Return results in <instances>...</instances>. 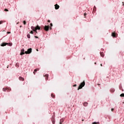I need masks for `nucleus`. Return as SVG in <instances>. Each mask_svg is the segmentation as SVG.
<instances>
[{"label": "nucleus", "mask_w": 124, "mask_h": 124, "mask_svg": "<svg viewBox=\"0 0 124 124\" xmlns=\"http://www.w3.org/2000/svg\"><path fill=\"white\" fill-rule=\"evenodd\" d=\"M83 87H85V81L80 83L78 89V91H79V90H81V89H82Z\"/></svg>", "instance_id": "obj_1"}, {"label": "nucleus", "mask_w": 124, "mask_h": 124, "mask_svg": "<svg viewBox=\"0 0 124 124\" xmlns=\"http://www.w3.org/2000/svg\"><path fill=\"white\" fill-rule=\"evenodd\" d=\"M6 45H8V46H12V43H2L1 44V46L2 47H3L4 46H6Z\"/></svg>", "instance_id": "obj_2"}, {"label": "nucleus", "mask_w": 124, "mask_h": 124, "mask_svg": "<svg viewBox=\"0 0 124 124\" xmlns=\"http://www.w3.org/2000/svg\"><path fill=\"white\" fill-rule=\"evenodd\" d=\"M49 29H50V30H52V27H50L48 26H45L44 28V30L46 31H49Z\"/></svg>", "instance_id": "obj_3"}, {"label": "nucleus", "mask_w": 124, "mask_h": 124, "mask_svg": "<svg viewBox=\"0 0 124 124\" xmlns=\"http://www.w3.org/2000/svg\"><path fill=\"white\" fill-rule=\"evenodd\" d=\"M31 51H32V49H31V48H30L29 49H28V50L27 51H25V54H31Z\"/></svg>", "instance_id": "obj_4"}, {"label": "nucleus", "mask_w": 124, "mask_h": 124, "mask_svg": "<svg viewBox=\"0 0 124 124\" xmlns=\"http://www.w3.org/2000/svg\"><path fill=\"white\" fill-rule=\"evenodd\" d=\"M37 30H40V27L39 26L37 25L36 27H35V32L36 33H37Z\"/></svg>", "instance_id": "obj_5"}, {"label": "nucleus", "mask_w": 124, "mask_h": 124, "mask_svg": "<svg viewBox=\"0 0 124 124\" xmlns=\"http://www.w3.org/2000/svg\"><path fill=\"white\" fill-rule=\"evenodd\" d=\"M51 122L53 124H55V123H56V121L55 120L54 116H52V117L51 118Z\"/></svg>", "instance_id": "obj_6"}, {"label": "nucleus", "mask_w": 124, "mask_h": 124, "mask_svg": "<svg viewBox=\"0 0 124 124\" xmlns=\"http://www.w3.org/2000/svg\"><path fill=\"white\" fill-rule=\"evenodd\" d=\"M24 52H25V49L24 48L22 49L20 53L21 56L24 55V54L25 53Z\"/></svg>", "instance_id": "obj_7"}, {"label": "nucleus", "mask_w": 124, "mask_h": 124, "mask_svg": "<svg viewBox=\"0 0 124 124\" xmlns=\"http://www.w3.org/2000/svg\"><path fill=\"white\" fill-rule=\"evenodd\" d=\"M55 8L56 10L59 9V8H60V6L58 5V4H56L55 5Z\"/></svg>", "instance_id": "obj_8"}, {"label": "nucleus", "mask_w": 124, "mask_h": 124, "mask_svg": "<svg viewBox=\"0 0 124 124\" xmlns=\"http://www.w3.org/2000/svg\"><path fill=\"white\" fill-rule=\"evenodd\" d=\"M19 80H20V81H24L25 79L24 78H23L22 77H19Z\"/></svg>", "instance_id": "obj_9"}, {"label": "nucleus", "mask_w": 124, "mask_h": 124, "mask_svg": "<svg viewBox=\"0 0 124 124\" xmlns=\"http://www.w3.org/2000/svg\"><path fill=\"white\" fill-rule=\"evenodd\" d=\"M38 71H39V68L35 69L33 71V74L35 75V72H37Z\"/></svg>", "instance_id": "obj_10"}, {"label": "nucleus", "mask_w": 124, "mask_h": 124, "mask_svg": "<svg viewBox=\"0 0 124 124\" xmlns=\"http://www.w3.org/2000/svg\"><path fill=\"white\" fill-rule=\"evenodd\" d=\"M45 76L46 78V80H48V78L49 77V75L48 74H46L45 76Z\"/></svg>", "instance_id": "obj_11"}, {"label": "nucleus", "mask_w": 124, "mask_h": 124, "mask_svg": "<svg viewBox=\"0 0 124 124\" xmlns=\"http://www.w3.org/2000/svg\"><path fill=\"white\" fill-rule=\"evenodd\" d=\"M111 35L113 37H116V33L115 32H112L111 34Z\"/></svg>", "instance_id": "obj_12"}, {"label": "nucleus", "mask_w": 124, "mask_h": 124, "mask_svg": "<svg viewBox=\"0 0 124 124\" xmlns=\"http://www.w3.org/2000/svg\"><path fill=\"white\" fill-rule=\"evenodd\" d=\"M88 103L87 102H84L83 105V106H85V107H86V106H88Z\"/></svg>", "instance_id": "obj_13"}, {"label": "nucleus", "mask_w": 124, "mask_h": 124, "mask_svg": "<svg viewBox=\"0 0 124 124\" xmlns=\"http://www.w3.org/2000/svg\"><path fill=\"white\" fill-rule=\"evenodd\" d=\"M31 30H32V31H35V27L32 26L31 27Z\"/></svg>", "instance_id": "obj_14"}, {"label": "nucleus", "mask_w": 124, "mask_h": 124, "mask_svg": "<svg viewBox=\"0 0 124 124\" xmlns=\"http://www.w3.org/2000/svg\"><path fill=\"white\" fill-rule=\"evenodd\" d=\"M64 120L63 119H62L60 120V124H62V122L64 121Z\"/></svg>", "instance_id": "obj_15"}, {"label": "nucleus", "mask_w": 124, "mask_h": 124, "mask_svg": "<svg viewBox=\"0 0 124 124\" xmlns=\"http://www.w3.org/2000/svg\"><path fill=\"white\" fill-rule=\"evenodd\" d=\"M101 57H102L103 58V57H104V53L103 52H100V53Z\"/></svg>", "instance_id": "obj_16"}, {"label": "nucleus", "mask_w": 124, "mask_h": 124, "mask_svg": "<svg viewBox=\"0 0 124 124\" xmlns=\"http://www.w3.org/2000/svg\"><path fill=\"white\" fill-rule=\"evenodd\" d=\"M7 90H8L9 91H10V90L7 89V88H3V92H6V91H7Z\"/></svg>", "instance_id": "obj_17"}, {"label": "nucleus", "mask_w": 124, "mask_h": 124, "mask_svg": "<svg viewBox=\"0 0 124 124\" xmlns=\"http://www.w3.org/2000/svg\"><path fill=\"white\" fill-rule=\"evenodd\" d=\"M51 97H52L53 98H55V95H54L53 93H51Z\"/></svg>", "instance_id": "obj_18"}, {"label": "nucleus", "mask_w": 124, "mask_h": 124, "mask_svg": "<svg viewBox=\"0 0 124 124\" xmlns=\"http://www.w3.org/2000/svg\"><path fill=\"white\" fill-rule=\"evenodd\" d=\"M93 10L94 11H96V7H95V6H94Z\"/></svg>", "instance_id": "obj_19"}, {"label": "nucleus", "mask_w": 124, "mask_h": 124, "mask_svg": "<svg viewBox=\"0 0 124 124\" xmlns=\"http://www.w3.org/2000/svg\"><path fill=\"white\" fill-rule=\"evenodd\" d=\"M27 37H28V38H31V35L30 34H28Z\"/></svg>", "instance_id": "obj_20"}, {"label": "nucleus", "mask_w": 124, "mask_h": 124, "mask_svg": "<svg viewBox=\"0 0 124 124\" xmlns=\"http://www.w3.org/2000/svg\"><path fill=\"white\" fill-rule=\"evenodd\" d=\"M120 96H121L122 97H124V93H122L121 94H120Z\"/></svg>", "instance_id": "obj_21"}, {"label": "nucleus", "mask_w": 124, "mask_h": 124, "mask_svg": "<svg viewBox=\"0 0 124 124\" xmlns=\"http://www.w3.org/2000/svg\"><path fill=\"white\" fill-rule=\"evenodd\" d=\"M23 24H24V25H26L27 24V22H26V21L24 20L23 21Z\"/></svg>", "instance_id": "obj_22"}, {"label": "nucleus", "mask_w": 124, "mask_h": 124, "mask_svg": "<svg viewBox=\"0 0 124 124\" xmlns=\"http://www.w3.org/2000/svg\"><path fill=\"white\" fill-rule=\"evenodd\" d=\"M30 33H31V34H33V31H31Z\"/></svg>", "instance_id": "obj_23"}, {"label": "nucleus", "mask_w": 124, "mask_h": 124, "mask_svg": "<svg viewBox=\"0 0 124 124\" xmlns=\"http://www.w3.org/2000/svg\"><path fill=\"white\" fill-rule=\"evenodd\" d=\"M2 23H3V21H0V25H1V24H2Z\"/></svg>", "instance_id": "obj_24"}, {"label": "nucleus", "mask_w": 124, "mask_h": 124, "mask_svg": "<svg viewBox=\"0 0 124 124\" xmlns=\"http://www.w3.org/2000/svg\"><path fill=\"white\" fill-rule=\"evenodd\" d=\"M4 11L8 12V10L7 9H5Z\"/></svg>", "instance_id": "obj_25"}, {"label": "nucleus", "mask_w": 124, "mask_h": 124, "mask_svg": "<svg viewBox=\"0 0 124 124\" xmlns=\"http://www.w3.org/2000/svg\"><path fill=\"white\" fill-rule=\"evenodd\" d=\"M77 85H76V84H75L73 85V87H77Z\"/></svg>", "instance_id": "obj_26"}, {"label": "nucleus", "mask_w": 124, "mask_h": 124, "mask_svg": "<svg viewBox=\"0 0 124 124\" xmlns=\"http://www.w3.org/2000/svg\"><path fill=\"white\" fill-rule=\"evenodd\" d=\"M93 124H97V123L96 122H93Z\"/></svg>", "instance_id": "obj_27"}, {"label": "nucleus", "mask_w": 124, "mask_h": 124, "mask_svg": "<svg viewBox=\"0 0 124 124\" xmlns=\"http://www.w3.org/2000/svg\"><path fill=\"white\" fill-rule=\"evenodd\" d=\"M50 26H51V27H53V24L50 23Z\"/></svg>", "instance_id": "obj_28"}, {"label": "nucleus", "mask_w": 124, "mask_h": 124, "mask_svg": "<svg viewBox=\"0 0 124 124\" xmlns=\"http://www.w3.org/2000/svg\"><path fill=\"white\" fill-rule=\"evenodd\" d=\"M34 37H35V38H38V37L36 36H35Z\"/></svg>", "instance_id": "obj_29"}, {"label": "nucleus", "mask_w": 124, "mask_h": 124, "mask_svg": "<svg viewBox=\"0 0 124 124\" xmlns=\"http://www.w3.org/2000/svg\"><path fill=\"white\" fill-rule=\"evenodd\" d=\"M111 111L113 112L114 111V108H111Z\"/></svg>", "instance_id": "obj_30"}, {"label": "nucleus", "mask_w": 124, "mask_h": 124, "mask_svg": "<svg viewBox=\"0 0 124 124\" xmlns=\"http://www.w3.org/2000/svg\"><path fill=\"white\" fill-rule=\"evenodd\" d=\"M86 15H87V14L84 13V16H86Z\"/></svg>", "instance_id": "obj_31"}, {"label": "nucleus", "mask_w": 124, "mask_h": 124, "mask_svg": "<svg viewBox=\"0 0 124 124\" xmlns=\"http://www.w3.org/2000/svg\"><path fill=\"white\" fill-rule=\"evenodd\" d=\"M7 33L8 34L11 33V32H7Z\"/></svg>", "instance_id": "obj_32"}, {"label": "nucleus", "mask_w": 124, "mask_h": 124, "mask_svg": "<svg viewBox=\"0 0 124 124\" xmlns=\"http://www.w3.org/2000/svg\"><path fill=\"white\" fill-rule=\"evenodd\" d=\"M50 22H51V21L48 20V23H50Z\"/></svg>", "instance_id": "obj_33"}, {"label": "nucleus", "mask_w": 124, "mask_h": 124, "mask_svg": "<svg viewBox=\"0 0 124 124\" xmlns=\"http://www.w3.org/2000/svg\"><path fill=\"white\" fill-rule=\"evenodd\" d=\"M97 124H99V122H96Z\"/></svg>", "instance_id": "obj_34"}, {"label": "nucleus", "mask_w": 124, "mask_h": 124, "mask_svg": "<svg viewBox=\"0 0 124 124\" xmlns=\"http://www.w3.org/2000/svg\"><path fill=\"white\" fill-rule=\"evenodd\" d=\"M16 24H19V22H17Z\"/></svg>", "instance_id": "obj_35"}, {"label": "nucleus", "mask_w": 124, "mask_h": 124, "mask_svg": "<svg viewBox=\"0 0 124 124\" xmlns=\"http://www.w3.org/2000/svg\"><path fill=\"white\" fill-rule=\"evenodd\" d=\"M37 33H36V32H35V35H36V34H37Z\"/></svg>", "instance_id": "obj_36"}, {"label": "nucleus", "mask_w": 124, "mask_h": 124, "mask_svg": "<svg viewBox=\"0 0 124 124\" xmlns=\"http://www.w3.org/2000/svg\"><path fill=\"white\" fill-rule=\"evenodd\" d=\"M98 86H100V84H98Z\"/></svg>", "instance_id": "obj_37"}, {"label": "nucleus", "mask_w": 124, "mask_h": 124, "mask_svg": "<svg viewBox=\"0 0 124 124\" xmlns=\"http://www.w3.org/2000/svg\"><path fill=\"white\" fill-rule=\"evenodd\" d=\"M100 65H101V66H102V64H101Z\"/></svg>", "instance_id": "obj_38"}, {"label": "nucleus", "mask_w": 124, "mask_h": 124, "mask_svg": "<svg viewBox=\"0 0 124 124\" xmlns=\"http://www.w3.org/2000/svg\"><path fill=\"white\" fill-rule=\"evenodd\" d=\"M21 27H22V26H19V28H21Z\"/></svg>", "instance_id": "obj_39"}, {"label": "nucleus", "mask_w": 124, "mask_h": 124, "mask_svg": "<svg viewBox=\"0 0 124 124\" xmlns=\"http://www.w3.org/2000/svg\"><path fill=\"white\" fill-rule=\"evenodd\" d=\"M94 64H96V62H94Z\"/></svg>", "instance_id": "obj_40"}, {"label": "nucleus", "mask_w": 124, "mask_h": 124, "mask_svg": "<svg viewBox=\"0 0 124 124\" xmlns=\"http://www.w3.org/2000/svg\"><path fill=\"white\" fill-rule=\"evenodd\" d=\"M82 122H84V120H82Z\"/></svg>", "instance_id": "obj_41"}, {"label": "nucleus", "mask_w": 124, "mask_h": 124, "mask_svg": "<svg viewBox=\"0 0 124 124\" xmlns=\"http://www.w3.org/2000/svg\"><path fill=\"white\" fill-rule=\"evenodd\" d=\"M16 65H18V64H16Z\"/></svg>", "instance_id": "obj_42"}]
</instances>
